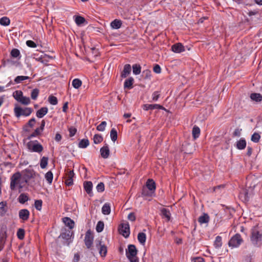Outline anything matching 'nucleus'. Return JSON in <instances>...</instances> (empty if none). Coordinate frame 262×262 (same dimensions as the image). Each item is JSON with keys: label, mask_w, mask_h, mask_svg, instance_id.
<instances>
[{"label": "nucleus", "mask_w": 262, "mask_h": 262, "mask_svg": "<svg viewBox=\"0 0 262 262\" xmlns=\"http://www.w3.org/2000/svg\"><path fill=\"white\" fill-rule=\"evenodd\" d=\"M18 202L21 204H24L25 202L28 201L29 200L28 196L25 194V193H21L19 196L18 198Z\"/></svg>", "instance_id": "nucleus-34"}, {"label": "nucleus", "mask_w": 262, "mask_h": 262, "mask_svg": "<svg viewBox=\"0 0 262 262\" xmlns=\"http://www.w3.org/2000/svg\"><path fill=\"white\" fill-rule=\"evenodd\" d=\"M104 228V223L102 221H99L96 225V231L98 232H101L103 231Z\"/></svg>", "instance_id": "nucleus-47"}, {"label": "nucleus", "mask_w": 262, "mask_h": 262, "mask_svg": "<svg viewBox=\"0 0 262 262\" xmlns=\"http://www.w3.org/2000/svg\"><path fill=\"white\" fill-rule=\"evenodd\" d=\"M85 20L84 18L80 16H77L75 18V22L78 25L83 24Z\"/></svg>", "instance_id": "nucleus-55"}, {"label": "nucleus", "mask_w": 262, "mask_h": 262, "mask_svg": "<svg viewBox=\"0 0 262 262\" xmlns=\"http://www.w3.org/2000/svg\"><path fill=\"white\" fill-rule=\"evenodd\" d=\"M96 246L99 250V254L101 256H105L107 253V248L102 244V242L100 240L96 241Z\"/></svg>", "instance_id": "nucleus-10"}, {"label": "nucleus", "mask_w": 262, "mask_h": 262, "mask_svg": "<svg viewBox=\"0 0 262 262\" xmlns=\"http://www.w3.org/2000/svg\"><path fill=\"white\" fill-rule=\"evenodd\" d=\"M26 45L31 48H35L36 47V43L32 40H27L26 41Z\"/></svg>", "instance_id": "nucleus-61"}, {"label": "nucleus", "mask_w": 262, "mask_h": 262, "mask_svg": "<svg viewBox=\"0 0 262 262\" xmlns=\"http://www.w3.org/2000/svg\"><path fill=\"white\" fill-rule=\"evenodd\" d=\"M146 239V235L144 233L140 232L138 234V240L139 243L144 245L145 243Z\"/></svg>", "instance_id": "nucleus-29"}, {"label": "nucleus", "mask_w": 262, "mask_h": 262, "mask_svg": "<svg viewBox=\"0 0 262 262\" xmlns=\"http://www.w3.org/2000/svg\"><path fill=\"white\" fill-rule=\"evenodd\" d=\"M236 147L237 149H244L246 146V141L244 139L241 138L236 142Z\"/></svg>", "instance_id": "nucleus-28"}, {"label": "nucleus", "mask_w": 262, "mask_h": 262, "mask_svg": "<svg viewBox=\"0 0 262 262\" xmlns=\"http://www.w3.org/2000/svg\"><path fill=\"white\" fill-rule=\"evenodd\" d=\"M137 254V250L135 246L134 245H129L128 246V250L126 251V255L130 262H138L137 257L136 256Z\"/></svg>", "instance_id": "nucleus-4"}, {"label": "nucleus", "mask_w": 262, "mask_h": 262, "mask_svg": "<svg viewBox=\"0 0 262 262\" xmlns=\"http://www.w3.org/2000/svg\"><path fill=\"white\" fill-rule=\"evenodd\" d=\"M74 176V173L73 170L70 171L66 176L65 183L67 186H71L73 184V178Z\"/></svg>", "instance_id": "nucleus-15"}, {"label": "nucleus", "mask_w": 262, "mask_h": 262, "mask_svg": "<svg viewBox=\"0 0 262 262\" xmlns=\"http://www.w3.org/2000/svg\"><path fill=\"white\" fill-rule=\"evenodd\" d=\"M153 71L155 73L159 74L161 72V69L159 65L156 64L153 69Z\"/></svg>", "instance_id": "nucleus-60"}, {"label": "nucleus", "mask_w": 262, "mask_h": 262, "mask_svg": "<svg viewBox=\"0 0 262 262\" xmlns=\"http://www.w3.org/2000/svg\"><path fill=\"white\" fill-rule=\"evenodd\" d=\"M73 86L76 89L79 88L82 85V81L78 78L74 79L72 82Z\"/></svg>", "instance_id": "nucleus-35"}, {"label": "nucleus", "mask_w": 262, "mask_h": 262, "mask_svg": "<svg viewBox=\"0 0 262 262\" xmlns=\"http://www.w3.org/2000/svg\"><path fill=\"white\" fill-rule=\"evenodd\" d=\"M33 110L30 107L23 108L19 106H16L14 109L15 116L19 118L21 116H29L32 112Z\"/></svg>", "instance_id": "nucleus-5"}, {"label": "nucleus", "mask_w": 262, "mask_h": 262, "mask_svg": "<svg viewBox=\"0 0 262 262\" xmlns=\"http://www.w3.org/2000/svg\"><path fill=\"white\" fill-rule=\"evenodd\" d=\"M48 163V158L46 157H43L40 161V166L42 169L45 168Z\"/></svg>", "instance_id": "nucleus-37"}, {"label": "nucleus", "mask_w": 262, "mask_h": 262, "mask_svg": "<svg viewBox=\"0 0 262 262\" xmlns=\"http://www.w3.org/2000/svg\"><path fill=\"white\" fill-rule=\"evenodd\" d=\"M30 212L26 209H21L19 211V217L23 221H27L29 219Z\"/></svg>", "instance_id": "nucleus-16"}, {"label": "nucleus", "mask_w": 262, "mask_h": 262, "mask_svg": "<svg viewBox=\"0 0 262 262\" xmlns=\"http://www.w3.org/2000/svg\"><path fill=\"white\" fill-rule=\"evenodd\" d=\"M111 212V205L108 203H105L102 207V213L104 215H108Z\"/></svg>", "instance_id": "nucleus-26"}, {"label": "nucleus", "mask_w": 262, "mask_h": 262, "mask_svg": "<svg viewBox=\"0 0 262 262\" xmlns=\"http://www.w3.org/2000/svg\"><path fill=\"white\" fill-rule=\"evenodd\" d=\"M110 136L111 140L115 142L117 139V132L115 128H112L111 130Z\"/></svg>", "instance_id": "nucleus-40"}, {"label": "nucleus", "mask_w": 262, "mask_h": 262, "mask_svg": "<svg viewBox=\"0 0 262 262\" xmlns=\"http://www.w3.org/2000/svg\"><path fill=\"white\" fill-rule=\"evenodd\" d=\"M23 177V180L28 183L29 181L34 177L35 172L31 169H25L21 173Z\"/></svg>", "instance_id": "nucleus-9"}, {"label": "nucleus", "mask_w": 262, "mask_h": 262, "mask_svg": "<svg viewBox=\"0 0 262 262\" xmlns=\"http://www.w3.org/2000/svg\"><path fill=\"white\" fill-rule=\"evenodd\" d=\"M42 201L41 200H36L35 201L34 206L35 208L38 210H41L42 207Z\"/></svg>", "instance_id": "nucleus-52"}, {"label": "nucleus", "mask_w": 262, "mask_h": 262, "mask_svg": "<svg viewBox=\"0 0 262 262\" xmlns=\"http://www.w3.org/2000/svg\"><path fill=\"white\" fill-rule=\"evenodd\" d=\"M141 194L142 196L152 197L155 194V192H152L147 187H143Z\"/></svg>", "instance_id": "nucleus-21"}, {"label": "nucleus", "mask_w": 262, "mask_h": 262, "mask_svg": "<svg viewBox=\"0 0 262 262\" xmlns=\"http://www.w3.org/2000/svg\"><path fill=\"white\" fill-rule=\"evenodd\" d=\"M252 244L256 246H260L262 244V231L258 226L254 227L251 230L250 237Z\"/></svg>", "instance_id": "nucleus-2"}, {"label": "nucleus", "mask_w": 262, "mask_h": 262, "mask_svg": "<svg viewBox=\"0 0 262 262\" xmlns=\"http://www.w3.org/2000/svg\"><path fill=\"white\" fill-rule=\"evenodd\" d=\"M73 232L70 230L67 231L65 232H62L61 233L59 237H61L62 238L65 240L64 243L68 246L70 245V244L72 242L71 237L73 235Z\"/></svg>", "instance_id": "nucleus-11"}, {"label": "nucleus", "mask_w": 262, "mask_h": 262, "mask_svg": "<svg viewBox=\"0 0 262 262\" xmlns=\"http://www.w3.org/2000/svg\"><path fill=\"white\" fill-rule=\"evenodd\" d=\"M141 71V67L139 64H135L133 66V72L135 75H139Z\"/></svg>", "instance_id": "nucleus-36"}, {"label": "nucleus", "mask_w": 262, "mask_h": 262, "mask_svg": "<svg viewBox=\"0 0 262 262\" xmlns=\"http://www.w3.org/2000/svg\"><path fill=\"white\" fill-rule=\"evenodd\" d=\"M48 101L51 104L56 105L58 103L57 98L52 95H51L48 98Z\"/></svg>", "instance_id": "nucleus-48"}, {"label": "nucleus", "mask_w": 262, "mask_h": 262, "mask_svg": "<svg viewBox=\"0 0 262 262\" xmlns=\"http://www.w3.org/2000/svg\"><path fill=\"white\" fill-rule=\"evenodd\" d=\"M144 187L148 188V189L152 192H155L156 188V183L152 179H148L146 182V186Z\"/></svg>", "instance_id": "nucleus-18"}, {"label": "nucleus", "mask_w": 262, "mask_h": 262, "mask_svg": "<svg viewBox=\"0 0 262 262\" xmlns=\"http://www.w3.org/2000/svg\"><path fill=\"white\" fill-rule=\"evenodd\" d=\"M35 118H32L31 119H30L29 122H28V125L31 127H32L34 124H35Z\"/></svg>", "instance_id": "nucleus-64"}, {"label": "nucleus", "mask_w": 262, "mask_h": 262, "mask_svg": "<svg viewBox=\"0 0 262 262\" xmlns=\"http://www.w3.org/2000/svg\"><path fill=\"white\" fill-rule=\"evenodd\" d=\"M119 233L125 237L129 236L130 234L129 225L128 223L121 224L119 227Z\"/></svg>", "instance_id": "nucleus-7"}, {"label": "nucleus", "mask_w": 262, "mask_h": 262, "mask_svg": "<svg viewBox=\"0 0 262 262\" xmlns=\"http://www.w3.org/2000/svg\"><path fill=\"white\" fill-rule=\"evenodd\" d=\"M5 235L3 234L1 238L0 239V251L3 249L5 243Z\"/></svg>", "instance_id": "nucleus-62"}, {"label": "nucleus", "mask_w": 262, "mask_h": 262, "mask_svg": "<svg viewBox=\"0 0 262 262\" xmlns=\"http://www.w3.org/2000/svg\"><path fill=\"white\" fill-rule=\"evenodd\" d=\"M93 184L91 181H86L84 183V188L88 194L91 195L92 193Z\"/></svg>", "instance_id": "nucleus-23"}, {"label": "nucleus", "mask_w": 262, "mask_h": 262, "mask_svg": "<svg viewBox=\"0 0 262 262\" xmlns=\"http://www.w3.org/2000/svg\"><path fill=\"white\" fill-rule=\"evenodd\" d=\"M53 175L51 171H49L45 174V178L49 184H51L53 181Z\"/></svg>", "instance_id": "nucleus-41"}, {"label": "nucleus", "mask_w": 262, "mask_h": 262, "mask_svg": "<svg viewBox=\"0 0 262 262\" xmlns=\"http://www.w3.org/2000/svg\"><path fill=\"white\" fill-rule=\"evenodd\" d=\"M160 97L159 92L158 91H155L153 93L152 95V99L154 101H157Z\"/></svg>", "instance_id": "nucleus-58"}, {"label": "nucleus", "mask_w": 262, "mask_h": 262, "mask_svg": "<svg viewBox=\"0 0 262 262\" xmlns=\"http://www.w3.org/2000/svg\"><path fill=\"white\" fill-rule=\"evenodd\" d=\"M128 219L130 221H135L136 220V216L134 212H131L128 215Z\"/></svg>", "instance_id": "nucleus-63"}, {"label": "nucleus", "mask_w": 262, "mask_h": 262, "mask_svg": "<svg viewBox=\"0 0 262 262\" xmlns=\"http://www.w3.org/2000/svg\"><path fill=\"white\" fill-rule=\"evenodd\" d=\"M29 78L30 77L28 76H18L15 78L14 81L16 83H20L22 81L29 79Z\"/></svg>", "instance_id": "nucleus-42"}, {"label": "nucleus", "mask_w": 262, "mask_h": 262, "mask_svg": "<svg viewBox=\"0 0 262 262\" xmlns=\"http://www.w3.org/2000/svg\"><path fill=\"white\" fill-rule=\"evenodd\" d=\"M260 138V135L258 133H255L251 137V140L255 143H257L259 141Z\"/></svg>", "instance_id": "nucleus-53"}, {"label": "nucleus", "mask_w": 262, "mask_h": 262, "mask_svg": "<svg viewBox=\"0 0 262 262\" xmlns=\"http://www.w3.org/2000/svg\"><path fill=\"white\" fill-rule=\"evenodd\" d=\"M89 144V141L88 139H83L79 142L78 147L79 148H84L88 146Z\"/></svg>", "instance_id": "nucleus-32"}, {"label": "nucleus", "mask_w": 262, "mask_h": 262, "mask_svg": "<svg viewBox=\"0 0 262 262\" xmlns=\"http://www.w3.org/2000/svg\"><path fill=\"white\" fill-rule=\"evenodd\" d=\"M23 180L20 172H17L14 173L10 179V189L12 190H14L17 186H18L19 189L23 188L28 183L27 182H25Z\"/></svg>", "instance_id": "nucleus-1"}, {"label": "nucleus", "mask_w": 262, "mask_h": 262, "mask_svg": "<svg viewBox=\"0 0 262 262\" xmlns=\"http://www.w3.org/2000/svg\"><path fill=\"white\" fill-rule=\"evenodd\" d=\"M13 96L14 98L17 101H19V100L20 99L21 97L23 96V92L20 91H16L14 93Z\"/></svg>", "instance_id": "nucleus-50"}, {"label": "nucleus", "mask_w": 262, "mask_h": 262, "mask_svg": "<svg viewBox=\"0 0 262 262\" xmlns=\"http://www.w3.org/2000/svg\"><path fill=\"white\" fill-rule=\"evenodd\" d=\"M171 50L173 52L179 53L185 51V48L181 43H177L171 47Z\"/></svg>", "instance_id": "nucleus-13"}, {"label": "nucleus", "mask_w": 262, "mask_h": 262, "mask_svg": "<svg viewBox=\"0 0 262 262\" xmlns=\"http://www.w3.org/2000/svg\"><path fill=\"white\" fill-rule=\"evenodd\" d=\"M93 239L94 236L92 232L90 230H88L84 237V243L87 248L90 249L92 247Z\"/></svg>", "instance_id": "nucleus-8"}, {"label": "nucleus", "mask_w": 262, "mask_h": 262, "mask_svg": "<svg viewBox=\"0 0 262 262\" xmlns=\"http://www.w3.org/2000/svg\"><path fill=\"white\" fill-rule=\"evenodd\" d=\"M132 67L129 64L124 65L123 70L121 73V77L123 78H126L131 72Z\"/></svg>", "instance_id": "nucleus-14"}, {"label": "nucleus", "mask_w": 262, "mask_h": 262, "mask_svg": "<svg viewBox=\"0 0 262 262\" xmlns=\"http://www.w3.org/2000/svg\"><path fill=\"white\" fill-rule=\"evenodd\" d=\"M10 23L9 18L7 17L4 16L0 19V24L2 26H7Z\"/></svg>", "instance_id": "nucleus-38"}, {"label": "nucleus", "mask_w": 262, "mask_h": 262, "mask_svg": "<svg viewBox=\"0 0 262 262\" xmlns=\"http://www.w3.org/2000/svg\"><path fill=\"white\" fill-rule=\"evenodd\" d=\"M27 147L30 152L40 154L43 150L42 145L37 140L30 141L27 144Z\"/></svg>", "instance_id": "nucleus-3"}, {"label": "nucleus", "mask_w": 262, "mask_h": 262, "mask_svg": "<svg viewBox=\"0 0 262 262\" xmlns=\"http://www.w3.org/2000/svg\"><path fill=\"white\" fill-rule=\"evenodd\" d=\"M243 240L239 234H236L229 241L228 245L232 248H237L243 243Z\"/></svg>", "instance_id": "nucleus-6"}, {"label": "nucleus", "mask_w": 262, "mask_h": 262, "mask_svg": "<svg viewBox=\"0 0 262 262\" xmlns=\"http://www.w3.org/2000/svg\"><path fill=\"white\" fill-rule=\"evenodd\" d=\"M250 98L256 102H260L262 100V96L259 93H252Z\"/></svg>", "instance_id": "nucleus-31"}, {"label": "nucleus", "mask_w": 262, "mask_h": 262, "mask_svg": "<svg viewBox=\"0 0 262 262\" xmlns=\"http://www.w3.org/2000/svg\"><path fill=\"white\" fill-rule=\"evenodd\" d=\"M122 25V21L120 19H115L111 23V27L113 29H118L121 28Z\"/></svg>", "instance_id": "nucleus-22"}, {"label": "nucleus", "mask_w": 262, "mask_h": 262, "mask_svg": "<svg viewBox=\"0 0 262 262\" xmlns=\"http://www.w3.org/2000/svg\"><path fill=\"white\" fill-rule=\"evenodd\" d=\"M210 217L208 214L203 213L198 219V222L201 224L208 223L209 221Z\"/></svg>", "instance_id": "nucleus-24"}, {"label": "nucleus", "mask_w": 262, "mask_h": 262, "mask_svg": "<svg viewBox=\"0 0 262 262\" xmlns=\"http://www.w3.org/2000/svg\"><path fill=\"white\" fill-rule=\"evenodd\" d=\"M62 221L67 226L69 227L70 229H72L74 227V222L70 217H64L62 219Z\"/></svg>", "instance_id": "nucleus-20"}, {"label": "nucleus", "mask_w": 262, "mask_h": 262, "mask_svg": "<svg viewBox=\"0 0 262 262\" xmlns=\"http://www.w3.org/2000/svg\"><path fill=\"white\" fill-rule=\"evenodd\" d=\"M200 134V129L199 127L194 126L192 129V135L194 139L199 137Z\"/></svg>", "instance_id": "nucleus-39"}, {"label": "nucleus", "mask_w": 262, "mask_h": 262, "mask_svg": "<svg viewBox=\"0 0 262 262\" xmlns=\"http://www.w3.org/2000/svg\"><path fill=\"white\" fill-rule=\"evenodd\" d=\"M93 140L95 144H98L103 141V137L100 135L96 134L94 136Z\"/></svg>", "instance_id": "nucleus-43"}, {"label": "nucleus", "mask_w": 262, "mask_h": 262, "mask_svg": "<svg viewBox=\"0 0 262 262\" xmlns=\"http://www.w3.org/2000/svg\"><path fill=\"white\" fill-rule=\"evenodd\" d=\"M100 152L102 158L104 159L107 158L109 157L110 153L108 145H106L105 146H103L101 147L100 148Z\"/></svg>", "instance_id": "nucleus-17"}, {"label": "nucleus", "mask_w": 262, "mask_h": 262, "mask_svg": "<svg viewBox=\"0 0 262 262\" xmlns=\"http://www.w3.org/2000/svg\"><path fill=\"white\" fill-rule=\"evenodd\" d=\"M134 82V79L133 77H130L125 80L124 83V88L125 89L130 90L133 88V84Z\"/></svg>", "instance_id": "nucleus-19"}, {"label": "nucleus", "mask_w": 262, "mask_h": 262, "mask_svg": "<svg viewBox=\"0 0 262 262\" xmlns=\"http://www.w3.org/2000/svg\"><path fill=\"white\" fill-rule=\"evenodd\" d=\"M96 189H97V190L98 192H103L104 190V185L103 183H102V182L99 183L97 185V186L96 187Z\"/></svg>", "instance_id": "nucleus-57"}, {"label": "nucleus", "mask_w": 262, "mask_h": 262, "mask_svg": "<svg viewBox=\"0 0 262 262\" xmlns=\"http://www.w3.org/2000/svg\"><path fill=\"white\" fill-rule=\"evenodd\" d=\"M143 109L145 111H148L149 110L159 109L165 110V108L162 105L158 104H146L143 105Z\"/></svg>", "instance_id": "nucleus-12"}, {"label": "nucleus", "mask_w": 262, "mask_h": 262, "mask_svg": "<svg viewBox=\"0 0 262 262\" xmlns=\"http://www.w3.org/2000/svg\"><path fill=\"white\" fill-rule=\"evenodd\" d=\"M69 132L70 133V136L73 137L76 134L77 132V129L75 127H71L69 128Z\"/></svg>", "instance_id": "nucleus-59"}, {"label": "nucleus", "mask_w": 262, "mask_h": 262, "mask_svg": "<svg viewBox=\"0 0 262 262\" xmlns=\"http://www.w3.org/2000/svg\"><path fill=\"white\" fill-rule=\"evenodd\" d=\"M214 246L215 248L219 249L222 246V239L220 236H217L214 242Z\"/></svg>", "instance_id": "nucleus-33"}, {"label": "nucleus", "mask_w": 262, "mask_h": 262, "mask_svg": "<svg viewBox=\"0 0 262 262\" xmlns=\"http://www.w3.org/2000/svg\"><path fill=\"white\" fill-rule=\"evenodd\" d=\"M42 132L38 128H37L34 132H33L28 137L29 139H31L33 137H37L41 134Z\"/></svg>", "instance_id": "nucleus-49"}, {"label": "nucleus", "mask_w": 262, "mask_h": 262, "mask_svg": "<svg viewBox=\"0 0 262 262\" xmlns=\"http://www.w3.org/2000/svg\"><path fill=\"white\" fill-rule=\"evenodd\" d=\"M48 112V109L46 107H43L38 110L36 112V116L38 118H42L45 115H46Z\"/></svg>", "instance_id": "nucleus-25"}, {"label": "nucleus", "mask_w": 262, "mask_h": 262, "mask_svg": "<svg viewBox=\"0 0 262 262\" xmlns=\"http://www.w3.org/2000/svg\"><path fill=\"white\" fill-rule=\"evenodd\" d=\"M161 215L163 217H164L166 219L167 221H169L170 219V213L169 211V210L166 209V208H162L161 210Z\"/></svg>", "instance_id": "nucleus-30"}, {"label": "nucleus", "mask_w": 262, "mask_h": 262, "mask_svg": "<svg viewBox=\"0 0 262 262\" xmlns=\"http://www.w3.org/2000/svg\"><path fill=\"white\" fill-rule=\"evenodd\" d=\"M17 235L19 239H23L24 238L25 231L23 229H19L17 232Z\"/></svg>", "instance_id": "nucleus-56"}, {"label": "nucleus", "mask_w": 262, "mask_h": 262, "mask_svg": "<svg viewBox=\"0 0 262 262\" xmlns=\"http://www.w3.org/2000/svg\"><path fill=\"white\" fill-rule=\"evenodd\" d=\"M142 75L145 79H150L151 76V71L149 70H144Z\"/></svg>", "instance_id": "nucleus-45"}, {"label": "nucleus", "mask_w": 262, "mask_h": 262, "mask_svg": "<svg viewBox=\"0 0 262 262\" xmlns=\"http://www.w3.org/2000/svg\"><path fill=\"white\" fill-rule=\"evenodd\" d=\"M106 126V122L105 121H102L99 125L97 126V129L98 131L103 132L105 130Z\"/></svg>", "instance_id": "nucleus-51"}, {"label": "nucleus", "mask_w": 262, "mask_h": 262, "mask_svg": "<svg viewBox=\"0 0 262 262\" xmlns=\"http://www.w3.org/2000/svg\"><path fill=\"white\" fill-rule=\"evenodd\" d=\"M18 102L23 104L28 105L30 103L31 101L29 97L23 96Z\"/></svg>", "instance_id": "nucleus-44"}, {"label": "nucleus", "mask_w": 262, "mask_h": 262, "mask_svg": "<svg viewBox=\"0 0 262 262\" xmlns=\"http://www.w3.org/2000/svg\"><path fill=\"white\" fill-rule=\"evenodd\" d=\"M39 90L37 89H33L31 93V97L33 100H36L39 94Z\"/></svg>", "instance_id": "nucleus-46"}, {"label": "nucleus", "mask_w": 262, "mask_h": 262, "mask_svg": "<svg viewBox=\"0 0 262 262\" xmlns=\"http://www.w3.org/2000/svg\"><path fill=\"white\" fill-rule=\"evenodd\" d=\"M11 55L14 58H17L20 55V52L17 49H13L11 52Z\"/></svg>", "instance_id": "nucleus-54"}, {"label": "nucleus", "mask_w": 262, "mask_h": 262, "mask_svg": "<svg viewBox=\"0 0 262 262\" xmlns=\"http://www.w3.org/2000/svg\"><path fill=\"white\" fill-rule=\"evenodd\" d=\"M7 211V203L5 202L0 203V215L4 216Z\"/></svg>", "instance_id": "nucleus-27"}]
</instances>
